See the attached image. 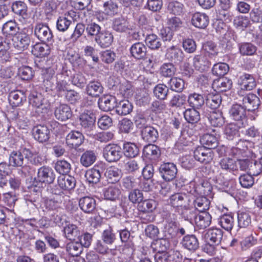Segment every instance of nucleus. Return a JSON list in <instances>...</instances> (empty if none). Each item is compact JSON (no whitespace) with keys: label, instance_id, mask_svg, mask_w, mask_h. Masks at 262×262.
Returning <instances> with one entry per match:
<instances>
[{"label":"nucleus","instance_id":"48","mask_svg":"<svg viewBox=\"0 0 262 262\" xmlns=\"http://www.w3.org/2000/svg\"><path fill=\"white\" fill-rule=\"evenodd\" d=\"M66 249L69 254L78 257L82 252L83 248L78 242L72 241L67 244Z\"/></svg>","mask_w":262,"mask_h":262},{"label":"nucleus","instance_id":"36","mask_svg":"<svg viewBox=\"0 0 262 262\" xmlns=\"http://www.w3.org/2000/svg\"><path fill=\"white\" fill-rule=\"evenodd\" d=\"M182 246L190 251H195L199 247V241L194 235H187L182 241Z\"/></svg>","mask_w":262,"mask_h":262},{"label":"nucleus","instance_id":"10","mask_svg":"<svg viewBox=\"0 0 262 262\" xmlns=\"http://www.w3.org/2000/svg\"><path fill=\"white\" fill-rule=\"evenodd\" d=\"M55 177V174L51 167L43 166L38 169L37 176L35 179L37 182L50 184L54 182Z\"/></svg>","mask_w":262,"mask_h":262},{"label":"nucleus","instance_id":"15","mask_svg":"<svg viewBox=\"0 0 262 262\" xmlns=\"http://www.w3.org/2000/svg\"><path fill=\"white\" fill-rule=\"evenodd\" d=\"M79 206L84 213L88 214L93 213L96 209V200L91 196H83L79 200Z\"/></svg>","mask_w":262,"mask_h":262},{"label":"nucleus","instance_id":"52","mask_svg":"<svg viewBox=\"0 0 262 262\" xmlns=\"http://www.w3.org/2000/svg\"><path fill=\"white\" fill-rule=\"evenodd\" d=\"M196 110L193 108H188L184 112V118L187 122L194 124L200 121V113Z\"/></svg>","mask_w":262,"mask_h":262},{"label":"nucleus","instance_id":"6","mask_svg":"<svg viewBox=\"0 0 262 262\" xmlns=\"http://www.w3.org/2000/svg\"><path fill=\"white\" fill-rule=\"evenodd\" d=\"M76 13L72 10L66 12L60 16L56 20V27L59 32H64L68 30L73 22L76 19Z\"/></svg>","mask_w":262,"mask_h":262},{"label":"nucleus","instance_id":"38","mask_svg":"<svg viewBox=\"0 0 262 262\" xmlns=\"http://www.w3.org/2000/svg\"><path fill=\"white\" fill-rule=\"evenodd\" d=\"M200 142L204 147L207 149L211 150L217 146L218 140L217 138L211 134H206L204 135L200 139Z\"/></svg>","mask_w":262,"mask_h":262},{"label":"nucleus","instance_id":"4","mask_svg":"<svg viewBox=\"0 0 262 262\" xmlns=\"http://www.w3.org/2000/svg\"><path fill=\"white\" fill-rule=\"evenodd\" d=\"M79 121L82 128L88 135L91 136L92 135V132L95 128L96 117L95 114L91 111H84L83 113L80 114Z\"/></svg>","mask_w":262,"mask_h":262},{"label":"nucleus","instance_id":"50","mask_svg":"<svg viewBox=\"0 0 262 262\" xmlns=\"http://www.w3.org/2000/svg\"><path fill=\"white\" fill-rule=\"evenodd\" d=\"M11 8L15 14L21 16L24 18L28 17L27 6L24 2L16 1L12 4Z\"/></svg>","mask_w":262,"mask_h":262},{"label":"nucleus","instance_id":"2","mask_svg":"<svg viewBox=\"0 0 262 262\" xmlns=\"http://www.w3.org/2000/svg\"><path fill=\"white\" fill-rule=\"evenodd\" d=\"M223 232L219 228H210L207 230L204 238L206 243L204 249L207 253H212L214 246L219 245L223 238Z\"/></svg>","mask_w":262,"mask_h":262},{"label":"nucleus","instance_id":"37","mask_svg":"<svg viewBox=\"0 0 262 262\" xmlns=\"http://www.w3.org/2000/svg\"><path fill=\"white\" fill-rule=\"evenodd\" d=\"M121 191L117 185H112L104 188L103 194L105 198L110 200H115L121 195Z\"/></svg>","mask_w":262,"mask_h":262},{"label":"nucleus","instance_id":"24","mask_svg":"<svg viewBox=\"0 0 262 262\" xmlns=\"http://www.w3.org/2000/svg\"><path fill=\"white\" fill-rule=\"evenodd\" d=\"M252 145L253 143L251 142L239 139L236 142L235 146L242 151L243 157L255 158L256 157L255 153L252 150L249 149Z\"/></svg>","mask_w":262,"mask_h":262},{"label":"nucleus","instance_id":"32","mask_svg":"<svg viewBox=\"0 0 262 262\" xmlns=\"http://www.w3.org/2000/svg\"><path fill=\"white\" fill-rule=\"evenodd\" d=\"M9 100L13 107H17L26 100V96L21 91H14L9 94Z\"/></svg>","mask_w":262,"mask_h":262},{"label":"nucleus","instance_id":"17","mask_svg":"<svg viewBox=\"0 0 262 262\" xmlns=\"http://www.w3.org/2000/svg\"><path fill=\"white\" fill-rule=\"evenodd\" d=\"M243 105L248 111L257 110L260 105L259 98L255 94L249 93L243 98Z\"/></svg>","mask_w":262,"mask_h":262},{"label":"nucleus","instance_id":"18","mask_svg":"<svg viewBox=\"0 0 262 262\" xmlns=\"http://www.w3.org/2000/svg\"><path fill=\"white\" fill-rule=\"evenodd\" d=\"M104 88L98 80L90 81L86 85L85 92L88 95L97 98L103 92Z\"/></svg>","mask_w":262,"mask_h":262},{"label":"nucleus","instance_id":"14","mask_svg":"<svg viewBox=\"0 0 262 262\" xmlns=\"http://www.w3.org/2000/svg\"><path fill=\"white\" fill-rule=\"evenodd\" d=\"M32 134L36 140L43 143L50 138V130L46 125L39 124L33 128Z\"/></svg>","mask_w":262,"mask_h":262},{"label":"nucleus","instance_id":"27","mask_svg":"<svg viewBox=\"0 0 262 262\" xmlns=\"http://www.w3.org/2000/svg\"><path fill=\"white\" fill-rule=\"evenodd\" d=\"M116 99L111 95H103L100 98L98 101L99 107L104 112H108L114 109Z\"/></svg>","mask_w":262,"mask_h":262},{"label":"nucleus","instance_id":"64","mask_svg":"<svg viewBox=\"0 0 262 262\" xmlns=\"http://www.w3.org/2000/svg\"><path fill=\"white\" fill-rule=\"evenodd\" d=\"M104 11L107 15L113 16L118 11V6L114 0H108L103 4Z\"/></svg>","mask_w":262,"mask_h":262},{"label":"nucleus","instance_id":"12","mask_svg":"<svg viewBox=\"0 0 262 262\" xmlns=\"http://www.w3.org/2000/svg\"><path fill=\"white\" fill-rule=\"evenodd\" d=\"M12 40L13 47L18 52L26 50L31 41L30 36L28 35L21 33L14 36Z\"/></svg>","mask_w":262,"mask_h":262},{"label":"nucleus","instance_id":"31","mask_svg":"<svg viewBox=\"0 0 262 262\" xmlns=\"http://www.w3.org/2000/svg\"><path fill=\"white\" fill-rule=\"evenodd\" d=\"M142 137L144 140L148 142H155L157 141L159 133L157 130L151 126H147L142 130Z\"/></svg>","mask_w":262,"mask_h":262},{"label":"nucleus","instance_id":"26","mask_svg":"<svg viewBox=\"0 0 262 262\" xmlns=\"http://www.w3.org/2000/svg\"><path fill=\"white\" fill-rule=\"evenodd\" d=\"M56 118L61 121H66L72 117V113L69 105L62 104L57 106L54 111Z\"/></svg>","mask_w":262,"mask_h":262},{"label":"nucleus","instance_id":"13","mask_svg":"<svg viewBox=\"0 0 262 262\" xmlns=\"http://www.w3.org/2000/svg\"><path fill=\"white\" fill-rule=\"evenodd\" d=\"M246 109L244 106L235 104L233 105L229 110L230 117L235 121H241L242 126H245L247 121Z\"/></svg>","mask_w":262,"mask_h":262},{"label":"nucleus","instance_id":"56","mask_svg":"<svg viewBox=\"0 0 262 262\" xmlns=\"http://www.w3.org/2000/svg\"><path fill=\"white\" fill-rule=\"evenodd\" d=\"M232 6V0H219V7L223 11L220 14L224 16L225 19H231V12L229 11Z\"/></svg>","mask_w":262,"mask_h":262},{"label":"nucleus","instance_id":"22","mask_svg":"<svg viewBox=\"0 0 262 262\" xmlns=\"http://www.w3.org/2000/svg\"><path fill=\"white\" fill-rule=\"evenodd\" d=\"M131 56L137 60L144 59L146 55L147 48L141 42H138L132 45L129 49Z\"/></svg>","mask_w":262,"mask_h":262},{"label":"nucleus","instance_id":"25","mask_svg":"<svg viewBox=\"0 0 262 262\" xmlns=\"http://www.w3.org/2000/svg\"><path fill=\"white\" fill-rule=\"evenodd\" d=\"M211 62L202 54L195 55L193 58V66L196 70L201 72L207 71Z\"/></svg>","mask_w":262,"mask_h":262},{"label":"nucleus","instance_id":"16","mask_svg":"<svg viewBox=\"0 0 262 262\" xmlns=\"http://www.w3.org/2000/svg\"><path fill=\"white\" fill-rule=\"evenodd\" d=\"M184 53L180 48L172 46L167 50L166 57L172 63L180 64L184 59Z\"/></svg>","mask_w":262,"mask_h":262},{"label":"nucleus","instance_id":"62","mask_svg":"<svg viewBox=\"0 0 262 262\" xmlns=\"http://www.w3.org/2000/svg\"><path fill=\"white\" fill-rule=\"evenodd\" d=\"M168 92V88L163 84H157L154 89V94L155 97L161 100L167 99Z\"/></svg>","mask_w":262,"mask_h":262},{"label":"nucleus","instance_id":"49","mask_svg":"<svg viewBox=\"0 0 262 262\" xmlns=\"http://www.w3.org/2000/svg\"><path fill=\"white\" fill-rule=\"evenodd\" d=\"M55 71L53 69L49 68L46 69L43 72L42 78L43 85L47 89H51L53 86V77Z\"/></svg>","mask_w":262,"mask_h":262},{"label":"nucleus","instance_id":"21","mask_svg":"<svg viewBox=\"0 0 262 262\" xmlns=\"http://www.w3.org/2000/svg\"><path fill=\"white\" fill-rule=\"evenodd\" d=\"M84 137L79 132L72 130L66 137V143L71 148H76L83 142Z\"/></svg>","mask_w":262,"mask_h":262},{"label":"nucleus","instance_id":"59","mask_svg":"<svg viewBox=\"0 0 262 262\" xmlns=\"http://www.w3.org/2000/svg\"><path fill=\"white\" fill-rule=\"evenodd\" d=\"M137 208L141 212H151L156 208V202L151 199L142 200L138 205Z\"/></svg>","mask_w":262,"mask_h":262},{"label":"nucleus","instance_id":"46","mask_svg":"<svg viewBox=\"0 0 262 262\" xmlns=\"http://www.w3.org/2000/svg\"><path fill=\"white\" fill-rule=\"evenodd\" d=\"M218 224L225 230L230 231L234 226V218L231 214H225L218 219Z\"/></svg>","mask_w":262,"mask_h":262},{"label":"nucleus","instance_id":"53","mask_svg":"<svg viewBox=\"0 0 262 262\" xmlns=\"http://www.w3.org/2000/svg\"><path fill=\"white\" fill-rule=\"evenodd\" d=\"M113 29L118 32H124L129 29V23L123 17L115 18L113 23Z\"/></svg>","mask_w":262,"mask_h":262},{"label":"nucleus","instance_id":"39","mask_svg":"<svg viewBox=\"0 0 262 262\" xmlns=\"http://www.w3.org/2000/svg\"><path fill=\"white\" fill-rule=\"evenodd\" d=\"M133 110L132 103L127 100L120 101L115 107V112L119 115L129 114Z\"/></svg>","mask_w":262,"mask_h":262},{"label":"nucleus","instance_id":"11","mask_svg":"<svg viewBox=\"0 0 262 262\" xmlns=\"http://www.w3.org/2000/svg\"><path fill=\"white\" fill-rule=\"evenodd\" d=\"M193 157L198 161L207 164L212 161L214 154L212 150L199 146L193 151Z\"/></svg>","mask_w":262,"mask_h":262},{"label":"nucleus","instance_id":"23","mask_svg":"<svg viewBox=\"0 0 262 262\" xmlns=\"http://www.w3.org/2000/svg\"><path fill=\"white\" fill-rule=\"evenodd\" d=\"M238 84L240 85L241 90L246 91H251L256 86L255 78L249 74H244L240 76Z\"/></svg>","mask_w":262,"mask_h":262},{"label":"nucleus","instance_id":"20","mask_svg":"<svg viewBox=\"0 0 262 262\" xmlns=\"http://www.w3.org/2000/svg\"><path fill=\"white\" fill-rule=\"evenodd\" d=\"M191 21L192 25L195 27L205 29L209 23V18L206 13L195 12L192 14Z\"/></svg>","mask_w":262,"mask_h":262},{"label":"nucleus","instance_id":"7","mask_svg":"<svg viewBox=\"0 0 262 262\" xmlns=\"http://www.w3.org/2000/svg\"><path fill=\"white\" fill-rule=\"evenodd\" d=\"M31 155L30 150L26 148L13 151L9 155V161L10 165L14 167L23 166L25 158H29Z\"/></svg>","mask_w":262,"mask_h":262},{"label":"nucleus","instance_id":"61","mask_svg":"<svg viewBox=\"0 0 262 262\" xmlns=\"http://www.w3.org/2000/svg\"><path fill=\"white\" fill-rule=\"evenodd\" d=\"M86 34L89 37L96 38L102 31L101 27L95 22H91L86 26Z\"/></svg>","mask_w":262,"mask_h":262},{"label":"nucleus","instance_id":"40","mask_svg":"<svg viewBox=\"0 0 262 262\" xmlns=\"http://www.w3.org/2000/svg\"><path fill=\"white\" fill-rule=\"evenodd\" d=\"M212 217L207 212H203L198 214L195 221L196 225L200 229H205L211 224Z\"/></svg>","mask_w":262,"mask_h":262},{"label":"nucleus","instance_id":"19","mask_svg":"<svg viewBox=\"0 0 262 262\" xmlns=\"http://www.w3.org/2000/svg\"><path fill=\"white\" fill-rule=\"evenodd\" d=\"M114 39V36L112 33L108 31L102 30L95 38L96 43L101 48H106L110 47Z\"/></svg>","mask_w":262,"mask_h":262},{"label":"nucleus","instance_id":"8","mask_svg":"<svg viewBox=\"0 0 262 262\" xmlns=\"http://www.w3.org/2000/svg\"><path fill=\"white\" fill-rule=\"evenodd\" d=\"M34 34L41 42H52L53 35L49 27L45 24L37 23L34 27Z\"/></svg>","mask_w":262,"mask_h":262},{"label":"nucleus","instance_id":"60","mask_svg":"<svg viewBox=\"0 0 262 262\" xmlns=\"http://www.w3.org/2000/svg\"><path fill=\"white\" fill-rule=\"evenodd\" d=\"M145 40L147 46L152 50H157L161 46L160 39L156 34H147Z\"/></svg>","mask_w":262,"mask_h":262},{"label":"nucleus","instance_id":"43","mask_svg":"<svg viewBox=\"0 0 262 262\" xmlns=\"http://www.w3.org/2000/svg\"><path fill=\"white\" fill-rule=\"evenodd\" d=\"M232 85L231 79L227 78H222L214 80L213 82V88L218 92H225L230 90Z\"/></svg>","mask_w":262,"mask_h":262},{"label":"nucleus","instance_id":"35","mask_svg":"<svg viewBox=\"0 0 262 262\" xmlns=\"http://www.w3.org/2000/svg\"><path fill=\"white\" fill-rule=\"evenodd\" d=\"M208 118L211 125L214 127H221L225 122L222 113L220 111L210 112L208 114Z\"/></svg>","mask_w":262,"mask_h":262},{"label":"nucleus","instance_id":"54","mask_svg":"<svg viewBox=\"0 0 262 262\" xmlns=\"http://www.w3.org/2000/svg\"><path fill=\"white\" fill-rule=\"evenodd\" d=\"M101 177V172L95 168L88 170L85 174V177L86 181L90 184H97L100 180Z\"/></svg>","mask_w":262,"mask_h":262},{"label":"nucleus","instance_id":"55","mask_svg":"<svg viewBox=\"0 0 262 262\" xmlns=\"http://www.w3.org/2000/svg\"><path fill=\"white\" fill-rule=\"evenodd\" d=\"M222 102V98L219 94H209L206 98V105L213 110L218 108Z\"/></svg>","mask_w":262,"mask_h":262},{"label":"nucleus","instance_id":"57","mask_svg":"<svg viewBox=\"0 0 262 262\" xmlns=\"http://www.w3.org/2000/svg\"><path fill=\"white\" fill-rule=\"evenodd\" d=\"M123 152L126 157L134 158L138 155L139 149L135 143L126 142L123 145Z\"/></svg>","mask_w":262,"mask_h":262},{"label":"nucleus","instance_id":"28","mask_svg":"<svg viewBox=\"0 0 262 262\" xmlns=\"http://www.w3.org/2000/svg\"><path fill=\"white\" fill-rule=\"evenodd\" d=\"M19 28L18 24L14 20H9L5 23L2 28V32L6 37H12L17 35L19 33Z\"/></svg>","mask_w":262,"mask_h":262},{"label":"nucleus","instance_id":"1","mask_svg":"<svg viewBox=\"0 0 262 262\" xmlns=\"http://www.w3.org/2000/svg\"><path fill=\"white\" fill-rule=\"evenodd\" d=\"M193 197L190 194L177 193L171 195L169 200V204L180 212L183 210L189 208L192 206Z\"/></svg>","mask_w":262,"mask_h":262},{"label":"nucleus","instance_id":"3","mask_svg":"<svg viewBox=\"0 0 262 262\" xmlns=\"http://www.w3.org/2000/svg\"><path fill=\"white\" fill-rule=\"evenodd\" d=\"M30 104L34 107L38 115L47 113L49 108V103L41 93L32 92L29 96Z\"/></svg>","mask_w":262,"mask_h":262},{"label":"nucleus","instance_id":"33","mask_svg":"<svg viewBox=\"0 0 262 262\" xmlns=\"http://www.w3.org/2000/svg\"><path fill=\"white\" fill-rule=\"evenodd\" d=\"M58 185L62 189L71 190L76 185L75 179L70 176H62L58 178Z\"/></svg>","mask_w":262,"mask_h":262},{"label":"nucleus","instance_id":"42","mask_svg":"<svg viewBox=\"0 0 262 262\" xmlns=\"http://www.w3.org/2000/svg\"><path fill=\"white\" fill-rule=\"evenodd\" d=\"M187 101L192 108L199 109L204 104V98L202 95L193 93L189 95Z\"/></svg>","mask_w":262,"mask_h":262},{"label":"nucleus","instance_id":"9","mask_svg":"<svg viewBox=\"0 0 262 262\" xmlns=\"http://www.w3.org/2000/svg\"><path fill=\"white\" fill-rule=\"evenodd\" d=\"M159 170L161 177L166 182L173 180L178 173L176 165L172 162L163 163L160 166Z\"/></svg>","mask_w":262,"mask_h":262},{"label":"nucleus","instance_id":"30","mask_svg":"<svg viewBox=\"0 0 262 262\" xmlns=\"http://www.w3.org/2000/svg\"><path fill=\"white\" fill-rule=\"evenodd\" d=\"M219 164L220 169L225 172H232L237 170L236 161L229 157L222 159Z\"/></svg>","mask_w":262,"mask_h":262},{"label":"nucleus","instance_id":"58","mask_svg":"<svg viewBox=\"0 0 262 262\" xmlns=\"http://www.w3.org/2000/svg\"><path fill=\"white\" fill-rule=\"evenodd\" d=\"M187 101V97L183 94H176L173 96L169 101V106L172 107L180 108L184 106Z\"/></svg>","mask_w":262,"mask_h":262},{"label":"nucleus","instance_id":"63","mask_svg":"<svg viewBox=\"0 0 262 262\" xmlns=\"http://www.w3.org/2000/svg\"><path fill=\"white\" fill-rule=\"evenodd\" d=\"M240 53L243 56H251L256 52L257 48L253 44L244 42L238 45Z\"/></svg>","mask_w":262,"mask_h":262},{"label":"nucleus","instance_id":"45","mask_svg":"<svg viewBox=\"0 0 262 262\" xmlns=\"http://www.w3.org/2000/svg\"><path fill=\"white\" fill-rule=\"evenodd\" d=\"M31 52L35 56L42 57L49 55L50 50L49 47L46 43H37L32 47Z\"/></svg>","mask_w":262,"mask_h":262},{"label":"nucleus","instance_id":"44","mask_svg":"<svg viewBox=\"0 0 262 262\" xmlns=\"http://www.w3.org/2000/svg\"><path fill=\"white\" fill-rule=\"evenodd\" d=\"M192 206L198 211L201 212H205L209 208L210 201L205 196L201 195L196 198L195 200L192 199Z\"/></svg>","mask_w":262,"mask_h":262},{"label":"nucleus","instance_id":"34","mask_svg":"<svg viewBox=\"0 0 262 262\" xmlns=\"http://www.w3.org/2000/svg\"><path fill=\"white\" fill-rule=\"evenodd\" d=\"M240 126L235 123L227 124L224 128V135L225 138L229 141H233L234 139L239 137V128Z\"/></svg>","mask_w":262,"mask_h":262},{"label":"nucleus","instance_id":"47","mask_svg":"<svg viewBox=\"0 0 262 262\" xmlns=\"http://www.w3.org/2000/svg\"><path fill=\"white\" fill-rule=\"evenodd\" d=\"M96 154L94 151L86 150L81 155L80 162L82 166L88 167L96 161Z\"/></svg>","mask_w":262,"mask_h":262},{"label":"nucleus","instance_id":"5","mask_svg":"<svg viewBox=\"0 0 262 262\" xmlns=\"http://www.w3.org/2000/svg\"><path fill=\"white\" fill-rule=\"evenodd\" d=\"M121 148L117 144H109L103 149V156L109 163L116 162L122 157Z\"/></svg>","mask_w":262,"mask_h":262},{"label":"nucleus","instance_id":"29","mask_svg":"<svg viewBox=\"0 0 262 262\" xmlns=\"http://www.w3.org/2000/svg\"><path fill=\"white\" fill-rule=\"evenodd\" d=\"M143 155L149 160H156L160 157L161 151L157 146L149 144L144 146L143 149Z\"/></svg>","mask_w":262,"mask_h":262},{"label":"nucleus","instance_id":"51","mask_svg":"<svg viewBox=\"0 0 262 262\" xmlns=\"http://www.w3.org/2000/svg\"><path fill=\"white\" fill-rule=\"evenodd\" d=\"M104 175L110 183H114L121 178V171L116 167L111 166L106 169Z\"/></svg>","mask_w":262,"mask_h":262},{"label":"nucleus","instance_id":"41","mask_svg":"<svg viewBox=\"0 0 262 262\" xmlns=\"http://www.w3.org/2000/svg\"><path fill=\"white\" fill-rule=\"evenodd\" d=\"M69 77L66 72H62L56 75V88L58 92H66L68 90Z\"/></svg>","mask_w":262,"mask_h":262}]
</instances>
